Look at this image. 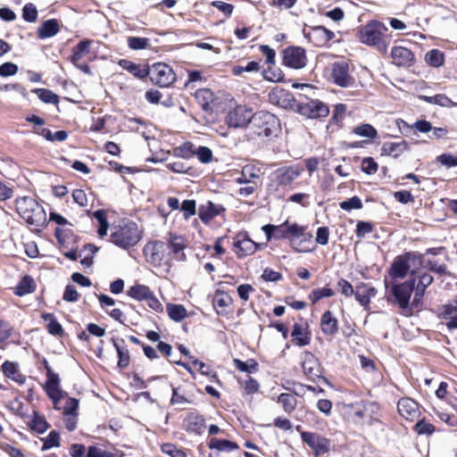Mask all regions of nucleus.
Masks as SVG:
<instances>
[{
	"instance_id": "nucleus-1",
	"label": "nucleus",
	"mask_w": 457,
	"mask_h": 457,
	"mask_svg": "<svg viewBox=\"0 0 457 457\" xmlns=\"http://www.w3.org/2000/svg\"><path fill=\"white\" fill-rule=\"evenodd\" d=\"M387 31L388 29L384 23L373 20L358 29L357 37L361 44L374 47L381 54H386L390 45Z\"/></svg>"
},
{
	"instance_id": "nucleus-2",
	"label": "nucleus",
	"mask_w": 457,
	"mask_h": 457,
	"mask_svg": "<svg viewBox=\"0 0 457 457\" xmlns=\"http://www.w3.org/2000/svg\"><path fill=\"white\" fill-rule=\"evenodd\" d=\"M351 420L360 426H374L379 422V406L374 402L361 401L347 406Z\"/></svg>"
},
{
	"instance_id": "nucleus-3",
	"label": "nucleus",
	"mask_w": 457,
	"mask_h": 457,
	"mask_svg": "<svg viewBox=\"0 0 457 457\" xmlns=\"http://www.w3.org/2000/svg\"><path fill=\"white\" fill-rule=\"evenodd\" d=\"M278 128V118L264 111H260L253 114L250 125L248 127L249 137L252 139L255 137H269Z\"/></svg>"
},
{
	"instance_id": "nucleus-4",
	"label": "nucleus",
	"mask_w": 457,
	"mask_h": 457,
	"mask_svg": "<svg viewBox=\"0 0 457 457\" xmlns=\"http://www.w3.org/2000/svg\"><path fill=\"white\" fill-rule=\"evenodd\" d=\"M16 210L20 216L29 225L40 227L46 222V215L43 207L32 197L17 198Z\"/></svg>"
},
{
	"instance_id": "nucleus-5",
	"label": "nucleus",
	"mask_w": 457,
	"mask_h": 457,
	"mask_svg": "<svg viewBox=\"0 0 457 457\" xmlns=\"http://www.w3.org/2000/svg\"><path fill=\"white\" fill-rule=\"evenodd\" d=\"M414 279L394 284L386 295V301L390 303L397 304L401 313L404 316L411 315L410 299L414 290Z\"/></svg>"
},
{
	"instance_id": "nucleus-6",
	"label": "nucleus",
	"mask_w": 457,
	"mask_h": 457,
	"mask_svg": "<svg viewBox=\"0 0 457 457\" xmlns=\"http://www.w3.org/2000/svg\"><path fill=\"white\" fill-rule=\"evenodd\" d=\"M140 239L141 232L137 225L133 221L114 228L111 234V242L122 249H128L136 245Z\"/></svg>"
},
{
	"instance_id": "nucleus-7",
	"label": "nucleus",
	"mask_w": 457,
	"mask_h": 457,
	"mask_svg": "<svg viewBox=\"0 0 457 457\" xmlns=\"http://www.w3.org/2000/svg\"><path fill=\"white\" fill-rule=\"evenodd\" d=\"M294 100L292 105L303 116L309 119H319L327 117L329 113V108L327 104L318 99Z\"/></svg>"
},
{
	"instance_id": "nucleus-8",
	"label": "nucleus",
	"mask_w": 457,
	"mask_h": 457,
	"mask_svg": "<svg viewBox=\"0 0 457 457\" xmlns=\"http://www.w3.org/2000/svg\"><path fill=\"white\" fill-rule=\"evenodd\" d=\"M144 254L149 263L154 266L168 264L169 252L168 245L162 241L150 242L144 248Z\"/></svg>"
},
{
	"instance_id": "nucleus-9",
	"label": "nucleus",
	"mask_w": 457,
	"mask_h": 457,
	"mask_svg": "<svg viewBox=\"0 0 457 457\" xmlns=\"http://www.w3.org/2000/svg\"><path fill=\"white\" fill-rule=\"evenodd\" d=\"M148 76L154 84L162 87H170L176 80V74L167 64L158 62L149 68Z\"/></svg>"
},
{
	"instance_id": "nucleus-10",
	"label": "nucleus",
	"mask_w": 457,
	"mask_h": 457,
	"mask_svg": "<svg viewBox=\"0 0 457 457\" xmlns=\"http://www.w3.org/2000/svg\"><path fill=\"white\" fill-rule=\"evenodd\" d=\"M301 438L312 450L315 457H320L330 450V440L318 433L303 431L301 433Z\"/></svg>"
},
{
	"instance_id": "nucleus-11",
	"label": "nucleus",
	"mask_w": 457,
	"mask_h": 457,
	"mask_svg": "<svg viewBox=\"0 0 457 457\" xmlns=\"http://www.w3.org/2000/svg\"><path fill=\"white\" fill-rule=\"evenodd\" d=\"M253 113L252 110L244 105H237L230 110L226 116V123L230 128H244L250 125Z\"/></svg>"
},
{
	"instance_id": "nucleus-12",
	"label": "nucleus",
	"mask_w": 457,
	"mask_h": 457,
	"mask_svg": "<svg viewBox=\"0 0 457 457\" xmlns=\"http://www.w3.org/2000/svg\"><path fill=\"white\" fill-rule=\"evenodd\" d=\"M331 78L339 87H349L355 83L354 78L349 72V64L346 61H338L332 64Z\"/></svg>"
},
{
	"instance_id": "nucleus-13",
	"label": "nucleus",
	"mask_w": 457,
	"mask_h": 457,
	"mask_svg": "<svg viewBox=\"0 0 457 457\" xmlns=\"http://www.w3.org/2000/svg\"><path fill=\"white\" fill-rule=\"evenodd\" d=\"M283 63L293 69L303 68L306 64L305 50L300 46H289L283 51Z\"/></svg>"
},
{
	"instance_id": "nucleus-14",
	"label": "nucleus",
	"mask_w": 457,
	"mask_h": 457,
	"mask_svg": "<svg viewBox=\"0 0 457 457\" xmlns=\"http://www.w3.org/2000/svg\"><path fill=\"white\" fill-rule=\"evenodd\" d=\"M304 37L316 46H323L335 36L334 32L322 26L312 27L303 30Z\"/></svg>"
},
{
	"instance_id": "nucleus-15",
	"label": "nucleus",
	"mask_w": 457,
	"mask_h": 457,
	"mask_svg": "<svg viewBox=\"0 0 457 457\" xmlns=\"http://www.w3.org/2000/svg\"><path fill=\"white\" fill-rule=\"evenodd\" d=\"M233 245L235 253L240 258L253 254L257 249V244L245 232H240L237 235Z\"/></svg>"
},
{
	"instance_id": "nucleus-16",
	"label": "nucleus",
	"mask_w": 457,
	"mask_h": 457,
	"mask_svg": "<svg viewBox=\"0 0 457 457\" xmlns=\"http://www.w3.org/2000/svg\"><path fill=\"white\" fill-rule=\"evenodd\" d=\"M225 211L226 209L222 204L207 201L205 204L200 205L198 216L204 224H209L215 217L222 215Z\"/></svg>"
},
{
	"instance_id": "nucleus-17",
	"label": "nucleus",
	"mask_w": 457,
	"mask_h": 457,
	"mask_svg": "<svg viewBox=\"0 0 457 457\" xmlns=\"http://www.w3.org/2000/svg\"><path fill=\"white\" fill-rule=\"evenodd\" d=\"M397 409L400 415L407 420L413 421L420 415L419 404L409 397H403L398 401Z\"/></svg>"
},
{
	"instance_id": "nucleus-18",
	"label": "nucleus",
	"mask_w": 457,
	"mask_h": 457,
	"mask_svg": "<svg viewBox=\"0 0 457 457\" xmlns=\"http://www.w3.org/2000/svg\"><path fill=\"white\" fill-rule=\"evenodd\" d=\"M392 62L397 66L410 67L414 62V55L411 50L403 46H394L390 52Z\"/></svg>"
},
{
	"instance_id": "nucleus-19",
	"label": "nucleus",
	"mask_w": 457,
	"mask_h": 457,
	"mask_svg": "<svg viewBox=\"0 0 457 457\" xmlns=\"http://www.w3.org/2000/svg\"><path fill=\"white\" fill-rule=\"evenodd\" d=\"M302 368L304 374L312 379L321 376L320 362L318 359L310 352H305L303 354Z\"/></svg>"
},
{
	"instance_id": "nucleus-20",
	"label": "nucleus",
	"mask_w": 457,
	"mask_h": 457,
	"mask_svg": "<svg viewBox=\"0 0 457 457\" xmlns=\"http://www.w3.org/2000/svg\"><path fill=\"white\" fill-rule=\"evenodd\" d=\"M300 170L294 167H282L273 172V179L281 186H287L300 176Z\"/></svg>"
},
{
	"instance_id": "nucleus-21",
	"label": "nucleus",
	"mask_w": 457,
	"mask_h": 457,
	"mask_svg": "<svg viewBox=\"0 0 457 457\" xmlns=\"http://www.w3.org/2000/svg\"><path fill=\"white\" fill-rule=\"evenodd\" d=\"M262 174V169L253 165L246 164L242 168L241 174L236 179L237 184H256L255 180L259 179Z\"/></svg>"
},
{
	"instance_id": "nucleus-22",
	"label": "nucleus",
	"mask_w": 457,
	"mask_h": 457,
	"mask_svg": "<svg viewBox=\"0 0 457 457\" xmlns=\"http://www.w3.org/2000/svg\"><path fill=\"white\" fill-rule=\"evenodd\" d=\"M183 426L187 432L201 435L205 428V421L201 415L191 412L185 418Z\"/></svg>"
},
{
	"instance_id": "nucleus-23",
	"label": "nucleus",
	"mask_w": 457,
	"mask_h": 457,
	"mask_svg": "<svg viewBox=\"0 0 457 457\" xmlns=\"http://www.w3.org/2000/svg\"><path fill=\"white\" fill-rule=\"evenodd\" d=\"M439 316L449 329H457V301L442 306Z\"/></svg>"
},
{
	"instance_id": "nucleus-24",
	"label": "nucleus",
	"mask_w": 457,
	"mask_h": 457,
	"mask_svg": "<svg viewBox=\"0 0 457 457\" xmlns=\"http://www.w3.org/2000/svg\"><path fill=\"white\" fill-rule=\"evenodd\" d=\"M410 270L403 257L398 255L394 259L388 272L393 279H402L406 277Z\"/></svg>"
},
{
	"instance_id": "nucleus-25",
	"label": "nucleus",
	"mask_w": 457,
	"mask_h": 457,
	"mask_svg": "<svg viewBox=\"0 0 457 457\" xmlns=\"http://www.w3.org/2000/svg\"><path fill=\"white\" fill-rule=\"evenodd\" d=\"M408 144L404 140L399 142H386L381 147V154L383 155H389L394 158H397L404 152L408 151Z\"/></svg>"
},
{
	"instance_id": "nucleus-26",
	"label": "nucleus",
	"mask_w": 457,
	"mask_h": 457,
	"mask_svg": "<svg viewBox=\"0 0 457 457\" xmlns=\"http://www.w3.org/2000/svg\"><path fill=\"white\" fill-rule=\"evenodd\" d=\"M60 31V25L55 19H50L42 23L37 29V37L41 39L52 37Z\"/></svg>"
},
{
	"instance_id": "nucleus-27",
	"label": "nucleus",
	"mask_w": 457,
	"mask_h": 457,
	"mask_svg": "<svg viewBox=\"0 0 457 457\" xmlns=\"http://www.w3.org/2000/svg\"><path fill=\"white\" fill-rule=\"evenodd\" d=\"M321 330L325 335L333 336L338 330L337 320L330 311H326L320 320Z\"/></svg>"
},
{
	"instance_id": "nucleus-28",
	"label": "nucleus",
	"mask_w": 457,
	"mask_h": 457,
	"mask_svg": "<svg viewBox=\"0 0 457 457\" xmlns=\"http://www.w3.org/2000/svg\"><path fill=\"white\" fill-rule=\"evenodd\" d=\"M290 246L298 253L312 252L314 249L312 235L305 231L299 238L296 239V241L293 242Z\"/></svg>"
},
{
	"instance_id": "nucleus-29",
	"label": "nucleus",
	"mask_w": 457,
	"mask_h": 457,
	"mask_svg": "<svg viewBox=\"0 0 457 457\" xmlns=\"http://www.w3.org/2000/svg\"><path fill=\"white\" fill-rule=\"evenodd\" d=\"M2 370L7 378L12 379L20 385H22L26 380L25 376L20 372L18 364L15 362H11L8 361H4L2 365Z\"/></svg>"
},
{
	"instance_id": "nucleus-30",
	"label": "nucleus",
	"mask_w": 457,
	"mask_h": 457,
	"mask_svg": "<svg viewBox=\"0 0 457 457\" xmlns=\"http://www.w3.org/2000/svg\"><path fill=\"white\" fill-rule=\"evenodd\" d=\"M168 245V251L170 250L174 255L175 258L179 261L185 260V253H183V250L186 247L185 239L182 237L178 236H170V241Z\"/></svg>"
},
{
	"instance_id": "nucleus-31",
	"label": "nucleus",
	"mask_w": 457,
	"mask_h": 457,
	"mask_svg": "<svg viewBox=\"0 0 457 457\" xmlns=\"http://www.w3.org/2000/svg\"><path fill=\"white\" fill-rule=\"evenodd\" d=\"M120 66L124 70L128 71L135 77L138 79H144L148 76L149 68L146 66H141L132 62L131 61L123 59L119 62Z\"/></svg>"
},
{
	"instance_id": "nucleus-32",
	"label": "nucleus",
	"mask_w": 457,
	"mask_h": 457,
	"mask_svg": "<svg viewBox=\"0 0 457 457\" xmlns=\"http://www.w3.org/2000/svg\"><path fill=\"white\" fill-rule=\"evenodd\" d=\"M208 446L210 449H215L220 452L228 453L238 449V445H237V443L227 439H219L216 437H212L210 439Z\"/></svg>"
},
{
	"instance_id": "nucleus-33",
	"label": "nucleus",
	"mask_w": 457,
	"mask_h": 457,
	"mask_svg": "<svg viewBox=\"0 0 457 457\" xmlns=\"http://www.w3.org/2000/svg\"><path fill=\"white\" fill-rule=\"evenodd\" d=\"M195 99L202 108L205 111L212 110V104L214 101V96L212 90L208 88H202L196 91Z\"/></svg>"
},
{
	"instance_id": "nucleus-34",
	"label": "nucleus",
	"mask_w": 457,
	"mask_h": 457,
	"mask_svg": "<svg viewBox=\"0 0 457 457\" xmlns=\"http://www.w3.org/2000/svg\"><path fill=\"white\" fill-rule=\"evenodd\" d=\"M36 289L34 279L30 276H25L14 288L15 295L19 296L33 293Z\"/></svg>"
},
{
	"instance_id": "nucleus-35",
	"label": "nucleus",
	"mask_w": 457,
	"mask_h": 457,
	"mask_svg": "<svg viewBox=\"0 0 457 457\" xmlns=\"http://www.w3.org/2000/svg\"><path fill=\"white\" fill-rule=\"evenodd\" d=\"M91 41L90 40H82L72 49V55L70 60L73 64H77L84 55L89 53Z\"/></svg>"
},
{
	"instance_id": "nucleus-36",
	"label": "nucleus",
	"mask_w": 457,
	"mask_h": 457,
	"mask_svg": "<svg viewBox=\"0 0 457 457\" xmlns=\"http://www.w3.org/2000/svg\"><path fill=\"white\" fill-rule=\"evenodd\" d=\"M152 293L151 289L145 285L137 284L128 290V295L137 301H145Z\"/></svg>"
},
{
	"instance_id": "nucleus-37",
	"label": "nucleus",
	"mask_w": 457,
	"mask_h": 457,
	"mask_svg": "<svg viewBox=\"0 0 457 457\" xmlns=\"http://www.w3.org/2000/svg\"><path fill=\"white\" fill-rule=\"evenodd\" d=\"M403 259L406 261L410 269L412 268L411 274L415 273V270L419 269L420 266H424L425 261L423 260V254L415 252H408L404 254H402Z\"/></svg>"
},
{
	"instance_id": "nucleus-38",
	"label": "nucleus",
	"mask_w": 457,
	"mask_h": 457,
	"mask_svg": "<svg viewBox=\"0 0 457 457\" xmlns=\"http://www.w3.org/2000/svg\"><path fill=\"white\" fill-rule=\"evenodd\" d=\"M424 267L439 276H452V272L448 270L447 266L444 263H438L436 260H426Z\"/></svg>"
},
{
	"instance_id": "nucleus-39",
	"label": "nucleus",
	"mask_w": 457,
	"mask_h": 457,
	"mask_svg": "<svg viewBox=\"0 0 457 457\" xmlns=\"http://www.w3.org/2000/svg\"><path fill=\"white\" fill-rule=\"evenodd\" d=\"M195 145L191 142H185L174 148V154L183 159H190L195 155Z\"/></svg>"
},
{
	"instance_id": "nucleus-40",
	"label": "nucleus",
	"mask_w": 457,
	"mask_h": 457,
	"mask_svg": "<svg viewBox=\"0 0 457 457\" xmlns=\"http://www.w3.org/2000/svg\"><path fill=\"white\" fill-rule=\"evenodd\" d=\"M169 317L174 321H181L187 316V309L181 304H167Z\"/></svg>"
},
{
	"instance_id": "nucleus-41",
	"label": "nucleus",
	"mask_w": 457,
	"mask_h": 457,
	"mask_svg": "<svg viewBox=\"0 0 457 457\" xmlns=\"http://www.w3.org/2000/svg\"><path fill=\"white\" fill-rule=\"evenodd\" d=\"M37 133L50 142H62L68 137V133L65 130H59L53 133L50 129L45 128L37 131Z\"/></svg>"
},
{
	"instance_id": "nucleus-42",
	"label": "nucleus",
	"mask_w": 457,
	"mask_h": 457,
	"mask_svg": "<svg viewBox=\"0 0 457 457\" xmlns=\"http://www.w3.org/2000/svg\"><path fill=\"white\" fill-rule=\"evenodd\" d=\"M425 61L430 66L438 68L444 64L445 56L444 54L438 49H433L428 51L425 55Z\"/></svg>"
},
{
	"instance_id": "nucleus-43",
	"label": "nucleus",
	"mask_w": 457,
	"mask_h": 457,
	"mask_svg": "<svg viewBox=\"0 0 457 457\" xmlns=\"http://www.w3.org/2000/svg\"><path fill=\"white\" fill-rule=\"evenodd\" d=\"M353 132L359 137H368L370 139L375 138L378 135L377 129L369 123H363L356 126L353 128Z\"/></svg>"
},
{
	"instance_id": "nucleus-44",
	"label": "nucleus",
	"mask_w": 457,
	"mask_h": 457,
	"mask_svg": "<svg viewBox=\"0 0 457 457\" xmlns=\"http://www.w3.org/2000/svg\"><path fill=\"white\" fill-rule=\"evenodd\" d=\"M292 337L300 346L307 345L310 343V337L305 332V328L300 324H295L292 331Z\"/></svg>"
},
{
	"instance_id": "nucleus-45",
	"label": "nucleus",
	"mask_w": 457,
	"mask_h": 457,
	"mask_svg": "<svg viewBox=\"0 0 457 457\" xmlns=\"http://www.w3.org/2000/svg\"><path fill=\"white\" fill-rule=\"evenodd\" d=\"M278 402L286 412L290 413L295 409L297 400L294 395L283 393L278 396Z\"/></svg>"
},
{
	"instance_id": "nucleus-46",
	"label": "nucleus",
	"mask_w": 457,
	"mask_h": 457,
	"mask_svg": "<svg viewBox=\"0 0 457 457\" xmlns=\"http://www.w3.org/2000/svg\"><path fill=\"white\" fill-rule=\"evenodd\" d=\"M30 428L38 434H43L47 428L48 424L43 416L34 411L33 418L29 423Z\"/></svg>"
},
{
	"instance_id": "nucleus-47",
	"label": "nucleus",
	"mask_w": 457,
	"mask_h": 457,
	"mask_svg": "<svg viewBox=\"0 0 457 457\" xmlns=\"http://www.w3.org/2000/svg\"><path fill=\"white\" fill-rule=\"evenodd\" d=\"M42 318L48 322L47 329L50 334L61 335L62 333L63 330L61 324L56 320L52 313H44Z\"/></svg>"
},
{
	"instance_id": "nucleus-48",
	"label": "nucleus",
	"mask_w": 457,
	"mask_h": 457,
	"mask_svg": "<svg viewBox=\"0 0 457 457\" xmlns=\"http://www.w3.org/2000/svg\"><path fill=\"white\" fill-rule=\"evenodd\" d=\"M420 98L428 104H437L443 107L452 104L451 99L444 94H437L432 96H421Z\"/></svg>"
},
{
	"instance_id": "nucleus-49",
	"label": "nucleus",
	"mask_w": 457,
	"mask_h": 457,
	"mask_svg": "<svg viewBox=\"0 0 457 457\" xmlns=\"http://www.w3.org/2000/svg\"><path fill=\"white\" fill-rule=\"evenodd\" d=\"M335 295V292L332 288L329 287H322L313 289L309 295V298L312 303H316L322 298L331 297Z\"/></svg>"
},
{
	"instance_id": "nucleus-50",
	"label": "nucleus",
	"mask_w": 457,
	"mask_h": 457,
	"mask_svg": "<svg viewBox=\"0 0 457 457\" xmlns=\"http://www.w3.org/2000/svg\"><path fill=\"white\" fill-rule=\"evenodd\" d=\"M113 345L119 357L118 366L122 369L126 368L129 363V350L126 346L120 345L116 341H113Z\"/></svg>"
},
{
	"instance_id": "nucleus-51",
	"label": "nucleus",
	"mask_w": 457,
	"mask_h": 457,
	"mask_svg": "<svg viewBox=\"0 0 457 457\" xmlns=\"http://www.w3.org/2000/svg\"><path fill=\"white\" fill-rule=\"evenodd\" d=\"M232 303L230 295L222 291H217L213 297V306L218 309H224L229 306Z\"/></svg>"
},
{
	"instance_id": "nucleus-52",
	"label": "nucleus",
	"mask_w": 457,
	"mask_h": 457,
	"mask_svg": "<svg viewBox=\"0 0 457 457\" xmlns=\"http://www.w3.org/2000/svg\"><path fill=\"white\" fill-rule=\"evenodd\" d=\"M262 76L266 80L272 82H278L283 79L281 70L276 68L275 65H268V68L263 70Z\"/></svg>"
},
{
	"instance_id": "nucleus-53",
	"label": "nucleus",
	"mask_w": 457,
	"mask_h": 457,
	"mask_svg": "<svg viewBox=\"0 0 457 457\" xmlns=\"http://www.w3.org/2000/svg\"><path fill=\"white\" fill-rule=\"evenodd\" d=\"M60 445V434L52 430L49 435L44 439V444L41 447L42 451H47L53 447H58Z\"/></svg>"
},
{
	"instance_id": "nucleus-54",
	"label": "nucleus",
	"mask_w": 457,
	"mask_h": 457,
	"mask_svg": "<svg viewBox=\"0 0 457 457\" xmlns=\"http://www.w3.org/2000/svg\"><path fill=\"white\" fill-rule=\"evenodd\" d=\"M342 210L351 212L352 210H359L362 208V202L359 196H353L339 204Z\"/></svg>"
},
{
	"instance_id": "nucleus-55",
	"label": "nucleus",
	"mask_w": 457,
	"mask_h": 457,
	"mask_svg": "<svg viewBox=\"0 0 457 457\" xmlns=\"http://www.w3.org/2000/svg\"><path fill=\"white\" fill-rule=\"evenodd\" d=\"M305 231L306 228L304 226H300L297 223H290L288 221V239L290 245Z\"/></svg>"
},
{
	"instance_id": "nucleus-56",
	"label": "nucleus",
	"mask_w": 457,
	"mask_h": 457,
	"mask_svg": "<svg viewBox=\"0 0 457 457\" xmlns=\"http://www.w3.org/2000/svg\"><path fill=\"white\" fill-rule=\"evenodd\" d=\"M46 391L47 395L54 402V408L59 409L57 403L62 397V391L60 385L46 384Z\"/></svg>"
},
{
	"instance_id": "nucleus-57",
	"label": "nucleus",
	"mask_w": 457,
	"mask_h": 457,
	"mask_svg": "<svg viewBox=\"0 0 457 457\" xmlns=\"http://www.w3.org/2000/svg\"><path fill=\"white\" fill-rule=\"evenodd\" d=\"M38 98L44 103L56 104L58 102V96L49 89L39 88L36 90Z\"/></svg>"
},
{
	"instance_id": "nucleus-58",
	"label": "nucleus",
	"mask_w": 457,
	"mask_h": 457,
	"mask_svg": "<svg viewBox=\"0 0 457 457\" xmlns=\"http://www.w3.org/2000/svg\"><path fill=\"white\" fill-rule=\"evenodd\" d=\"M128 44L129 48L133 50L145 49L149 46V39L146 37H129Z\"/></svg>"
},
{
	"instance_id": "nucleus-59",
	"label": "nucleus",
	"mask_w": 457,
	"mask_h": 457,
	"mask_svg": "<svg viewBox=\"0 0 457 457\" xmlns=\"http://www.w3.org/2000/svg\"><path fill=\"white\" fill-rule=\"evenodd\" d=\"M180 210L183 212L186 220L196 213V203L195 200H185L180 205Z\"/></svg>"
},
{
	"instance_id": "nucleus-60",
	"label": "nucleus",
	"mask_w": 457,
	"mask_h": 457,
	"mask_svg": "<svg viewBox=\"0 0 457 457\" xmlns=\"http://www.w3.org/2000/svg\"><path fill=\"white\" fill-rule=\"evenodd\" d=\"M203 163H209L212 160V152L207 146H198L195 148V155Z\"/></svg>"
},
{
	"instance_id": "nucleus-61",
	"label": "nucleus",
	"mask_w": 457,
	"mask_h": 457,
	"mask_svg": "<svg viewBox=\"0 0 457 457\" xmlns=\"http://www.w3.org/2000/svg\"><path fill=\"white\" fill-rule=\"evenodd\" d=\"M37 10L33 4H27L22 8V18L29 22L36 21Z\"/></svg>"
},
{
	"instance_id": "nucleus-62",
	"label": "nucleus",
	"mask_w": 457,
	"mask_h": 457,
	"mask_svg": "<svg viewBox=\"0 0 457 457\" xmlns=\"http://www.w3.org/2000/svg\"><path fill=\"white\" fill-rule=\"evenodd\" d=\"M162 451L170 457H187V453L173 444H163Z\"/></svg>"
},
{
	"instance_id": "nucleus-63",
	"label": "nucleus",
	"mask_w": 457,
	"mask_h": 457,
	"mask_svg": "<svg viewBox=\"0 0 457 457\" xmlns=\"http://www.w3.org/2000/svg\"><path fill=\"white\" fill-rule=\"evenodd\" d=\"M86 457H116V455L101 447L91 445L87 448Z\"/></svg>"
},
{
	"instance_id": "nucleus-64",
	"label": "nucleus",
	"mask_w": 457,
	"mask_h": 457,
	"mask_svg": "<svg viewBox=\"0 0 457 457\" xmlns=\"http://www.w3.org/2000/svg\"><path fill=\"white\" fill-rule=\"evenodd\" d=\"M436 162L447 168L457 167V156L451 154H443L436 157Z\"/></svg>"
}]
</instances>
